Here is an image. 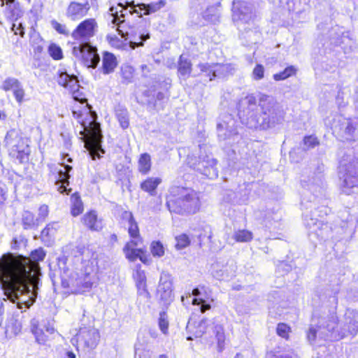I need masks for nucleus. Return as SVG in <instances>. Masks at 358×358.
<instances>
[{"mask_svg": "<svg viewBox=\"0 0 358 358\" xmlns=\"http://www.w3.org/2000/svg\"><path fill=\"white\" fill-rule=\"evenodd\" d=\"M339 180L341 191L348 195L358 192V161L353 159L348 163L341 162Z\"/></svg>", "mask_w": 358, "mask_h": 358, "instance_id": "6", "label": "nucleus"}, {"mask_svg": "<svg viewBox=\"0 0 358 358\" xmlns=\"http://www.w3.org/2000/svg\"><path fill=\"white\" fill-rule=\"evenodd\" d=\"M90 10L88 1L80 3L76 1H71L66 10V16L73 21H77L86 16Z\"/></svg>", "mask_w": 358, "mask_h": 358, "instance_id": "21", "label": "nucleus"}, {"mask_svg": "<svg viewBox=\"0 0 358 358\" xmlns=\"http://www.w3.org/2000/svg\"><path fill=\"white\" fill-rule=\"evenodd\" d=\"M141 333L138 336V342L135 344V358H141V351L143 349V345L140 343Z\"/></svg>", "mask_w": 358, "mask_h": 358, "instance_id": "60", "label": "nucleus"}, {"mask_svg": "<svg viewBox=\"0 0 358 358\" xmlns=\"http://www.w3.org/2000/svg\"><path fill=\"white\" fill-rule=\"evenodd\" d=\"M238 110L241 122L250 129H273L285 121L282 106L273 96L266 94H261L258 101L253 95L246 96L240 101Z\"/></svg>", "mask_w": 358, "mask_h": 358, "instance_id": "1", "label": "nucleus"}, {"mask_svg": "<svg viewBox=\"0 0 358 358\" xmlns=\"http://www.w3.org/2000/svg\"><path fill=\"white\" fill-rule=\"evenodd\" d=\"M216 338L217 341V350L222 352L224 348L225 336L224 329L220 326L215 327Z\"/></svg>", "mask_w": 358, "mask_h": 358, "instance_id": "44", "label": "nucleus"}, {"mask_svg": "<svg viewBox=\"0 0 358 358\" xmlns=\"http://www.w3.org/2000/svg\"><path fill=\"white\" fill-rule=\"evenodd\" d=\"M252 233L245 229L236 231L233 234V238L236 242H249L252 239Z\"/></svg>", "mask_w": 358, "mask_h": 358, "instance_id": "41", "label": "nucleus"}, {"mask_svg": "<svg viewBox=\"0 0 358 358\" xmlns=\"http://www.w3.org/2000/svg\"><path fill=\"white\" fill-rule=\"evenodd\" d=\"M211 273L215 278L219 280H225L234 275V270L227 264L216 262L211 266Z\"/></svg>", "mask_w": 358, "mask_h": 358, "instance_id": "24", "label": "nucleus"}, {"mask_svg": "<svg viewBox=\"0 0 358 358\" xmlns=\"http://www.w3.org/2000/svg\"><path fill=\"white\" fill-rule=\"evenodd\" d=\"M165 5L166 1L164 0H160L158 2L151 3L149 4L140 3L136 6L138 7V10L134 9L133 12L138 13L139 12L143 11L144 15H150L157 12L162 8L164 7Z\"/></svg>", "mask_w": 358, "mask_h": 358, "instance_id": "28", "label": "nucleus"}, {"mask_svg": "<svg viewBox=\"0 0 358 358\" xmlns=\"http://www.w3.org/2000/svg\"><path fill=\"white\" fill-rule=\"evenodd\" d=\"M200 71L212 80L215 78H223L233 73L234 68L229 64H199Z\"/></svg>", "mask_w": 358, "mask_h": 358, "instance_id": "17", "label": "nucleus"}, {"mask_svg": "<svg viewBox=\"0 0 358 358\" xmlns=\"http://www.w3.org/2000/svg\"><path fill=\"white\" fill-rule=\"evenodd\" d=\"M77 340L84 350L90 352L97 347L100 341V334L94 327H84L81 328L77 334Z\"/></svg>", "mask_w": 358, "mask_h": 358, "instance_id": "16", "label": "nucleus"}, {"mask_svg": "<svg viewBox=\"0 0 358 358\" xmlns=\"http://www.w3.org/2000/svg\"><path fill=\"white\" fill-rule=\"evenodd\" d=\"M334 131L345 141L358 139V120L340 117L334 125Z\"/></svg>", "mask_w": 358, "mask_h": 358, "instance_id": "13", "label": "nucleus"}, {"mask_svg": "<svg viewBox=\"0 0 358 358\" xmlns=\"http://www.w3.org/2000/svg\"><path fill=\"white\" fill-rule=\"evenodd\" d=\"M24 282H15L7 280L3 275V270L0 269V283L2 285L7 298L17 303L19 309L29 308L36 301L38 289L39 281L35 282L29 279H24Z\"/></svg>", "mask_w": 358, "mask_h": 358, "instance_id": "3", "label": "nucleus"}, {"mask_svg": "<svg viewBox=\"0 0 358 358\" xmlns=\"http://www.w3.org/2000/svg\"><path fill=\"white\" fill-rule=\"evenodd\" d=\"M320 322L322 323L320 326L315 327L311 324L307 331V338L310 343L315 341L317 336L324 340H338L345 336V331H335L337 325V317L335 315H331L327 321L322 319Z\"/></svg>", "mask_w": 358, "mask_h": 358, "instance_id": "8", "label": "nucleus"}, {"mask_svg": "<svg viewBox=\"0 0 358 358\" xmlns=\"http://www.w3.org/2000/svg\"><path fill=\"white\" fill-rule=\"evenodd\" d=\"M117 31L122 37L130 39L129 46L131 49L143 46V42L150 38L149 34L141 33L138 27L128 25L124 20L118 24Z\"/></svg>", "mask_w": 358, "mask_h": 358, "instance_id": "11", "label": "nucleus"}, {"mask_svg": "<svg viewBox=\"0 0 358 358\" xmlns=\"http://www.w3.org/2000/svg\"><path fill=\"white\" fill-rule=\"evenodd\" d=\"M134 278L136 281V286L139 290H142V292H146L148 294V292L146 290V276L144 271L141 269V265H138L136 266V273L134 274Z\"/></svg>", "mask_w": 358, "mask_h": 358, "instance_id": "35", "label": "nucleus"}, {"mask_svg": "<svg viewBox=\"0 0 358 358\" xmlns=\"http://www.w3.org/2000/svg\"><path fill=\"white\" fill-rule=\"evenodd\" d=\"M61 280L62 287L69 288L73 294H82L90 289L93 284L90 273L80 275L69 268L63 270Z\"/></svg>", "mask_w": 358, "mask_h": 358, "instance_id": "7", "label": "nucleus"}, {"mask_svg": "<svg viewBox=\"0 0 358 358\" xmlns=\"http://www.w3.org/2000/svg\"><path fill=\"white\" fill-rule=\"evenodd\" d=\"M304 149H310L319 144L317 138L314 136H305L303 138Z\"/></svg>", "mask_w": 358, "mask_h": 358, "instance_id": "50", "label": "nucleus"}, {"mask_svg": "<svg viewBox=\"0 0 358 358\" xmlns=\"http://www.w3.org/2000/svg\"><path fill=\"white\" fill-rule=\"evenodd\" d=\"M32 332L35 336L36 342L39 344H44L46 342L47 336L45 335L43 330L36 327L32 329Z\"/></svg>", "mask_w": 358, "mask_h": 358, "instance_id": "51", "label": "nucleus"}, {"mask_svg": "<svg viewBox=\"0 0 358 358\" xmlns=\"http://www.w3.org/2000/svg\"><path fill=\"white\" fill-rule=\"evenodd\" d=\"M131 245L136 246L138 245V241H133L130 243H127L124 248V252L125 253L126 257L130 261H135L137 258H138L140 253H142V250L131 248Z\"/></svg>", "mask_w": 358, "mask_h": 358, "instance_id": "36", "label": "nucleus"}, {"mask_svg": "<svg viewBox=\"0 0 358 358\" xmlns=\"http://www.w3.org/2000/svg\"><path fill=\"white\" fill-rule=\"evenodd\" d=\"M122 218L127 221L128 224L135 220L133 214L130 211H124L122 214Z\"/></svg>", "mask_w": 358, "mask_h": 358, "instance_id": "61", "label": "nucleus"}, {"mask_svg": "<svg viewBox=\"0 0 358 358\" xmlns=\"http://www.w3.org/2000/svg\"><path fill=\"white\" fill-rule=\"evenodd\" d=\"M45 255L41 248L32 251L29 257L12 253L4 254L0 258V269L3 270L4 278L10 282H22L24 279H29L35 282L40 280L39 262L44 259Z\"/></svg>", "mask_w": 358, "mask_h": 358, "instance_id": "2", "label": "nucleus"}, {"mask_svg": "<svg viewBox=\"0 0 358 358\" xmlns=\"http://www.w3.org/2000/svg\"><path fill=\"white\" fill-rule=\"evenodd\" d=\"M64 169V171H63L62 170H59L58 172L59 181L61 183V185L58 187V190L61 193L65 192L66 194H69L71 192V189H67V186L69 185V172L72 170V166L69 165H65Z\"/></svg>", "mask_w": 358, "mask_h": 358, "instance_id": "26", "label": "nucleus"}, {"mask_svg": "<svg viewBox=\"0 0 358 358\" xmlns=\"http://www.w3.org/2000/svg\"><path fill=\"white\" fill-rule=\"evenodd\" d=\"M128 232L130 236L133 238H139V229L136 220L128 224Z\"/></svg>", "mask_w": 358, "mask_h": 358, "instance_id": "52", "label": "nucleus"}, {"mask_svg": "<svg viewBox=\"0 0 358 358\" xmlns=\"http://www.w3.org/2000/svg\"><path fill=\"white\" fill-rule=\"evenodd\" d=\"M57 83L59 85L67 88L76 101L80 103L87 101L83 92L80 90L78 78L75 76L69 75L66 72H60L57 78Z\"/></svg>", "mask_w": 358, "mask_h": 358, "instance_id": "15", "label": "nucleus"}, {"mask_svg": "<svg viewBox=\"0 0 358 358\" xmlns=\"http://www.w3.org/2000/svg\"><path fill=\"white\" fill-rule=\"evenodd\" d=\"M303 222L306 227L308 229L310 235L313 234L320 238H324L329 229L327 224H324L317 219L313 218L312 214L304 215Z\"/></svg>", "mask_w": 358, "mask_h": 358, "instance_id": "23", "label": "nucleus"}, {"mask_svg": "<svg viewBox=\"0 0 358 358\" xmlns=\"http://www.w3.org/2000/svg\"><path fill=\"white\" fill-rule=\"evenodd\" d=\"M191 69L190 62H189L187 59L185 58L183 55H181L178 63V73L180 76L186 78L189 76Z\"/></svg>", "mask_w": 358, "mask_h": 358, "instance_id": "39", "label": "nucleus"}, {"mask_svg": "<svg viewBox=\"0 0 358 358\" xmlns=\"http://www.w3.org/2000/svg\"><path fill=\"white\" fill-rule=\"evenodd\" d=\"M192 159L188 157V163L190 166L208 178L213 179L218 176V170L216 168L217 161L213 157L206 156L200 159L198 163L192 162Z\"/></svg>", "mask_w": 358, "mask_h": 358, "instance_id": "19", "label": "nucleus"}, {"mask_svg": "<svg viewBox=\"0 0 358 358\" xmlns=\"http://www.w3.org/2000/svg\"><path fill=\"white\" fill-rule=\"evenodd\" d=\"M76 356L75 353L71 351H68L66 353V358H76Z\"/></svg>", "mask_w": 358, "mask_h": 358, "instance_id": "63", "label": "nucleus"}, {"mask_svg": "<svg viewBox=\"0 0 358 358\" xmlns=\"http://www.w3.org/2000/svg\"><path fill=\"white\" fill-rule=\"evenodd\" d=\"M97 23L94 18H88L82 21L71 33L73 39L83 43H89V40L95 35Z\"/></svg>", "mask_w": 358, "mask_h": 358, "instance_id": "14", "label": "nucleus"}, {"mask_svg": "<svg viewBox=\"0 0 358 358\" xmlns=\"http://www.w3.org/2000/svg\"><path fill=\"white\" fill-rule=\"evenodd\" d=\"M1 6H3L4 1L1 0ZM8 6V10L10 11L9 17L12 20H16L21 15L19 3L15 0H5Z\"/></svg>", "mask_w": 358, "mask_h": 358, "instance_id": "37", "label": "nucleus"}, {"mask_svg": "<svg viewBox=\"0 0 358 358\" xmlns=\"http://www.w3.org/2000/svg\"><path fill=\"white\" fill-rule=\"evenodd\" d=\"M289 332V327L287 324H285L284 323H280L278 325L277 333L280 336L287 338L288 336Z\"/></svg>", "mask_w": 358, "mask_h": 358, "instance_id": "55", "label": "nucleus"}, {"mask_svg": "<svg viewBox=\"0 0 358 358\" xmlns=\"http://www.w3.org/2000/svg\"><path fill=\"white\" fill-rule=\"evenodd\" d=\"M22 224L24 229H31L36 227L39 222L31 212L24 210L22 215Z\"/></svg>", "mask_w": 358, "mask_h": 358, "instance_id": "31", "label": "nucleus"}, {"mask_svg": "<svg viewBox=\"0 0 358 358\" xmlns=\"http://www.w3.org/2000/svg\"><path fill=\"white\" fill-rule=\"evenodd\" d=\"M48 215V207L46 205H42L38 208V214L37 220L38 222H42L45 220V217Z\"/></svg>", "mask_w": 358, "mask_h": 358, "instance_id": "56", "label": "nucleus"}, {"mask_svg": "<svg viewBox=\"0 0 358 358\" xmlns=\"http://www.w3.org/2000/svg\"><path fill=\"white\" fill-rule=\"evenodd\" d=\"M4 142L11 157L17 159L21 163L28 159L29 147L17 131L14 129L9 130L5 136Z\"/></svg>", "mask_w": 358, "mask_h": 358, "instance_id": "9", "label": "nucleus"}, {"mask_svg": "<svg viewBox=\"0 0 358 358\" xmlns=\"http://www.w3.org/2000/svg\"><path fill=\"white\" fill-rule=\"evenodd\" d=\"M123 5L122 3H120L117 5V7L111 6L109 9V12L111 16H113V20L112 22L114 24H117L118 26V24L120 23V18L124 17V14L123 13Z\"/></svg>", "mask_w": 358, "mask_h": 358, "instance_id": "40", "label": "nucleus"}, {"mask_svg": "<svg viewBox=\"0 0 358 358\" xmlns=\"http://www.w3.org/2000/svg\"><path fill=\"white\" fill-rule=\"evenodd\" d=\"M11 30L14 32L15 34H19L22 37L24 36V28L21 23H19L17 26L15 23H13Z\"/></svg>", "mask_w": 358, "mask_h": 358, "instance_id": "59", "label": "nucleus"}, {"mask_svg": "<svg viewBox=\"0 0 358 358\" xmlns=\"http://www.w3.org/2000/svg\"><path fill=\"white\" fill-rule=\"evenodd\" d=\"M170 198L166 201L171 212L176 213H196L201 207L199 194L194 190L182 187H174L171 189Z\"/></svg>", "mask_w": 358, "mask_h": 358, "instance_id": "4", "label": "nucleus"}, {"mask_svg": "<svg viewBox=\"0 0 358 358\" xmlns=\"http://www.w3.org/2000/svg\"><path fill=\"white\" fill-rule=\"evenodd\" d=\"M57 223H50L41 231V239L47 244H50L57 231Z\"/></svg>", "mask_w": 358, "mask_h": 358, "instance_id": "34", "label": "nucleus"}, {"mask_svg": "<svg viewBox=\"0 0 358 358\" xmlns=\"http://www.w3.org/2000/svg\"><path fill=\"white\" fill-rule=\"evenodd\" d=\"M232 18L240 30L243 29L247 33L252 31L255 34H259L258 27L255 22V14L252 6L245 1L234 0L232 7Z\"/></svg>", "mask_w": 358, "mask_h": 358, "instance_id": "5", "label": "nucleus"}, {"mask_svg": "<svg viewBox=\"0 0 358 358\" xmlns=\"http://www.w3.org/2000/svg\"><path fill=\"white\" fill-rule=\"evenodd\" d=\"M115 115L122 129H125L129 127V115L126 108L122 106H117L115 108Z\"/></svg>", "mask_w": 358, "mask_h": 358, "instance_id": "33", "label": "nucleus"}, {"mask_svg": "<svg viewBox=\"0 0 358 358\" xmlns=\"http://www.w3.org/2000/svg\"><path fill=\"white\" fill-rule=\"evenodd\" d=\"M176 248L178 250L183 249L188 246L190 243L189 238L186 234H181L176 237Z\"/></svg>", "mask_w": 358, "mask_h": 358, "instance_id": "49", "label": "nucleus"}, {"mask_svg": "<svg viewBox=\"0 0 358 358\" xmlns=\"http://www.w3.org/2000/svg\"><path fill=\"white\" fill-rule=\"evenodd\" d=\"M84 131L83 136L87 138L85 145L93 159L96 157L99 158V152L104 153L103 149L101 148L102 134L99 124L97 122L91 121L89 125L86 123L83 124Z\"/></svg>", "mask_w": 358, "mask_h": 358, "instance_id": "10", "label": "nucleus"}, {"mask_svg": "<svg viewBox=\"0 0 358 358\" xmlns=\"http://www.w3.org/2000/svg\"><path fill=\"white\" fill-rule=\"evenodd\" d=\"M13 94L16 101L19 103H21L23 101V99L24 96V90L22 85L13 92Z\"/></svg>", "mask_w": 358, "mask_h": 358, "instance_id": "58", "label": "nucleus"}, {"mask_svg": "<svg viewBox=\"0 0 358 358\" xmlns=\"http://www.w3.org/2000/svg\"><path fill=\"white\" fill-rule=\"evenodd\" d=\"M71 201L72 203L71 210V215L76 217L81 214L84 208L80 197L78 194H73L71 196Z\"/></svg>", "mask_w": 358, "mask_h": 358, "instance_id": "38", "label": "nucleus"}, {"mask_svg": "<svg viewBox=\"0 0 358 358\" xmlns=\"http://www.w3.org/2000/svg\"><path fill=\"white\" fill-rule=\"evenodd\" d=\"M150 250L155 257H161L164 255V248L160 241H153L150 245Z\"/></svg>", "mask_w": 358, "mask_h": 358, "instance_id": "45", "label": "nucleus"}, {"mask_svg": "<svg viewBox=\"0 0 358 358\" xmlns=\"http://www.w3.org/2000/svg\"><path fill=\"white\" fill-rule=\"evenodd\" d=\"M151 157L148 153H143L140 155L138 162V170L143 174H148L151 169Z\"/></svg>", "mask_w": 358, "mask_h": 358, "instance_id": "32", "label": "nucleus"}, {"mask_svg": "<svg viewBox=\"0 0 358 358\" xmlns=\"http://www.w3.org/2000/svg\"><path fill=\"white\" fill-rule=\"evenodd\" d=\"M228 121L219 122L217 125V136L220 141H229V144L234 143L238 138V134L235 128V122L230 117Z\"/></svg>", "mask_w": 358, "mask_h": 358, "instance_id": "20", "label": "nucleus"}, {"mask_svg": "<svg viewBox=\"0 0 358 358\" xmlns=\"http://www.w3.org/2000/svg\"><path fill=\"white\" fill-rule=\"evenodd\" d=\"M157 294L164 305L169 304L173 300V281L169 273L163 271L161 273Z\"/></svg>", "mask_w": 358, "mask_h": 358, "instance_id": "18", "label": "nucleus"}, {"mask_svg": "<svg viewBox=\"0 0 358 358\" xmlns=\"http://www.w3.org/2000/svg\"><path fill=\"white\" fill-rule=\"evenodd\" d=\"M301 186L305 189L310 191L315 196H320L325 189L323 175L314 174L312 177L301 180Z\"/></svg>", "mask_w": 358, "mask_h": 358, "instance_id": "22", "label": "nucleus"}, {"mask_svg": "<svg viewBox=\"0 0 358 358\" xmlns=\"http://www.w3.org/2000/svg\"><path fill=\"white\" fill-rule=\"evenodd\" d=\"M192 303L194 305H201L200 309L201 313H205L206 310H210L211 308L210 304L206 303L204 300L201 299H194Z\"/></svg>", "mask_w": 358, "mask_h": 358, "instance_id": "57", "label": "nucleus"}, {"mask_svg": "<svg viewBox=\"0 0 358 358\" xmlns=\"http://www.w3.org/2000/svg\"><path fill=\"white\" fill-rule=\"evenodd\" d=\"M51 24L52 27L59 34L68 36L69 34V31L66 28V25L62 24L57 22L56 20H52L51 22Z\"/></svg>", "mask_w": 358, "mask_h": 358, "instance_id": "54", "label": "nucleus"}, {"mask_svg": "<svg viewBox=\"0 0 358 358\" xmlns=\"http://www.w3.org/2000/svg\"><path fill=\"white\" fill-rule=\"evenodd\" d=\"M72 53L88 68H96L100 62L96 48L92 46L90 43H83L73 46Z\"/></svg>", "mask_w": 358, "mask_h": 358, "instance_id": "12", "label": "nucleus"}, {"mask_svg": "<svg viewBox=\"0 0 358 358\" xmlns=\"http://www.w3.org/2000/svg\"><path fill=\"white\" fill-rule=\"evenodd\" d=\"M82 222L92 231H99L103 227L101 220H98L97 214L94 210L85 213L82 218Z\"/></svg>", "mask_w": 358, "mask_h": 358, "instance_id": "25", "label": "nucleus"}, {"mask_svg": "<svg viewBox=\"0 0 358 358\" xmlns=\"http://www.w3.org/2000/svg\"><path fill=\"white\" fill-rule=\"evenodd\" d=\"M219 17L220 15L217 7L208 8L205 13V17L212 22H216L218 21Z\"/></svg>", "mask_w": 358, "mask_h": 358, "instance_id": "48", "label": "nucleus"}, {"mask_svg": "<svg viewBox=\"0 0 358 358\" xmlns=\"http://www.w3.org/2000/svg\"><path fill=\"white\" fill-rule=\"evenodd\" d=\"M48 53L55 60H59L63 58L62 48L55 43H51L49 45Z\"/></svg>", "mask_w": 358, "mask_h": 358, "instance_id": "46", "label": "nucleus"}, {"mask_svg": "<svg viewBox=\"0 0 358 358\" xmlns=\"http://www.w3.org/2000/svg\"><path fill=\"white\" fill-rule=\"evenodd\" d=\"M159 327L161 331L166 334L169 329L168 315L165 311L159 313Z\"/></svg>", "mask_w": 358, "mask_h": 358, "instance_id": "47", "label": "nucleus"}, {"mask_svg": "<svg viewBox=\"0 0 358 358\" xmlns=\"http://www.w3.org/2000/svg\"><path fill=\"white\" fill-rule=\"evenodd\" d=\"M138 259L144 264H149V259L147 255L142 251V253H140Z\"/></svg>", "mask_w": 358, "mask_h": 358, "instance_id": "62", "label": "nucleus"}, {"mask_svg": "<svg viewBox=\"0 0 358 358\" xmlns=\"http://www.w3.org/2000/svg\"><path fill=\"white\" fill-rule=\"evenodd\" d=\"M162 182V179L159 177H150L141 183V189L148 192L150 196H155L157 194V187Z\"/></svg>", "mask_w": 358, "mask_h": 358, "instance_id": "27", "label": "nucleus"}, {"mask_svg": "<svg viewBox=\"0 0 358 358\" xmlns=\"http://www.w3.org/2000/svg\"><path fill=\"white\" fill-rule=\"evenodd\" d=\"M346 324L342 328L341 331H345V336L349 335L355 336L358 332V315H354L353 318L350 317L345 318Z\"/></svg>", "mask_w": 358, "mask_h": 358, "instance_id": "30", "label": "nucleus"}, {"mask_svg": "<svg viewBox=\"0 0 358 358\" xmlns=\"http://www.w3.org/2000/svg\"><path fill=\"white\" fill-rule=\"evenodd\" d=\"M21 85V83L17 78L9 77L3 82L1 88L4 91L13 90L14 92Z\"/></svg>", "mask_w": 358, "mask_h": 358, "instance_id": "42", "label": "nucleus"}, {"mask_svg": "<svg viewBox=\"0 0 358 358\" xmlns=\"http://www.w3.org/2000/svg\"><path fill=\"white\" fill-rule=\"evenodd\" d=\"M264 76V67L262 64H257L252 71V78L255 80H262Z\"/></svg>", "mask_w": 358, "mask_h": 358, "instance_id": "53", "label": "nucleus"}, {"mask_svg": "<svg viewBox=\"0 0 358 358\" xmlns=\"http://www.w3.org/2000/svg\"><path fill=\"white\" fill-rule=\"evenodd\" d=\"M296 69L294 66L287 67L283 71L273 75L275 80H283L296 73Z\"/></svg>", "mask_w": 358, "mask_h": 358, "instance_id": "43", "label": "nucleus"}, {"mask_svg": "<svg viewBox=\"0 0 358 358\" xmlns=\"http://www.w3.org/2000/svg\"><path fill=\"white\" fill-rule=\"evenodd\" d=\"M103 72L105 74L112 73L117 66V60L115 55L110 52H105L102 62Z\"/></svg>", "mask_w": 358, "mask_h": 358, "instance_id": "29", "label": "nucleus"}, {"mask_svg": "<svg viewBox=\"0 0 358 358\" xmlns=\"http://www.w3.org/2000/svg\"><path fill=\"white\" fill-rule=\"evenodd\" d=\"M45 330L48 333L52 334L55 332V329L53 327H51V326H48L46 327L45 328Z\"/></svg>", "mask_w": 358, "mask_h": 358, "instance_id": "64", "label": "nucleus"}]
</instances>
